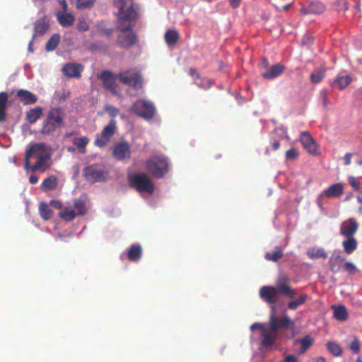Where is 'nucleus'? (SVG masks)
I'll return each instance as SVG.
<instances>
[{
	"instance_id": "nucleus-39",
	"label": "nucleus",
	"mask_w": 362,
	"mask_h": 362,
	"mask_svg": "<svg viewBox=\"0 0 362 362\" xmlns=\"http://www.w3.org/2000/svg\"><path fill=\"white\" fill-rule=\"evenodd\" d=\"M327 349L336 356H341L342 354V349L339 344L334 341H329L327 344Z\"/></svg>"
},
{
	"instance_id": "nucleus-32",
	"label": "nucleus",
	"mask_w": 362,
	"mask_h": 362,
	"mask_svg": "<svg viewBox=\"0 0 362 362\" xmlns=\"http://www.w3.org/2000/svg\"><path fill=\"white\" fill-rule=\"evenodd\" d=\"M57 20L63 27H69L74 24V16L71 13H63L57 15Z\"/></svg>"
},
{
	"instance_id": "nucleus-22",
	"label": "nucleus",
	"mask_w": 362,
	"mask_h": 362,
	"mask_svg": "<svg viewBox=\"0 0 362 362\" xmlns=\"http://www.w3.org/2000/svg\"><path fill=\"white\" fill-rule=\"evenodd\" d=\"M16 96L23 105H32L37 101V96L35 94L25 89L18 90Z\"/></svg>"
},
{
	"instance_id": "nucleus-34",
	"label": "nucleus",
	"mask_w": 362,
	"mask_h": 362,
	"mask_svg": "<svg viewBox=\"0 0 362 362\" xmlns=\"http://www.w3.org/2000/svg\"><path fill=\"white\" fill-rule=\"evenodd\" d=\"M40 214L44 220L50 219L53 215V211L49 207V206L44 202L40 203L39 206Z\"/></svg>"
},
{
	"instance_id": "nucleus-24",
	"label": "nucleus",
	"mask_w": 362,
	"mask_h": 362,
	"mask_svg": "<svg viewBox=\"0 0 362 362\" xmlns=\"http://www.w3.org/2000/svg\"><path fill=\"white\" fill-rule=\"evenodd\" d=\"M285 69L284 65L277 64L272 66L266 72L263 74V77L266 79L274 78L281 75Z\"/></svg>"
},
{
	"instance_id": "nucleus-37",
	"label": "nucleus",
	"mask_w": 362,
	"mask_h": 362,
	"mask_svg": "<svg viewBox=\"0 0 362 362\" xmlns=\"http://www.w3.org/2000/svg\"><path fill=\"white\" fill-rule=\"evenodd\" d=\"M351 81L352 79L349 76H339L332 84L337 86L339 90H343L351 83Z\"/></svg>"
},
{
	"instance_id": "nucleus-41",
	"label": "nucleus",
	"mask_w": 362,
	"mask_h": 362,
	"mask_svg": "<svg viewBox=\"0 0 362 362\" xmlns=\"http://www.w3.org/2000/svg\"><path fill=\"white\" fill-rule=\"evenodd\" d=\"M283 257V252L280 248H276L275 251L272 253H267L265 258L267 260L277 262Z\"/></svg>"
},
{
	"instance_id": "nucleus-31",
	"label": "nucleus",
	"mask_w": 362,
	"mask_h": 362,
	"mask_svg": "<svg viewBox=\"0 0 362 362\" xmlns=\"http://www.w3.org/2000/svg\"><path fill=\"white\" fill-rule=\"evenodd\" d=\"M332 308L334 310V316L335 318L340 321L346 320L348 313L346 308L344 305H332Z\"/></svg>"
},
{
	"instance_id": "nucleus-10",
	"label": "nucleus",
	"mask_w": 362,
	"mask_h": 362,
	"mask_svg": "<svg viewBox=\"0 0 362 362\" xmlns=\"http://www.w3.org/2000/svg\"><path fill=\"white\" fill-rule=\"evenodd\" d=\"M108 175L107 170L96 165H88L83 170L85 180L92 183L106 181Z\"/></svg>"
},
{
	"instance_id": "nucleus-51",
	"label": "nucleus",
	"mask_w": 362,
	"mask_h": 362,
	"mask_svg": "<svg viewBox=\"0 0 362 362\" xmlns=\"http://www.w3.org/2000/svg\"><path fill=\"white\" fill-rule=\"evenodd\" d=\"M349 184L353 187L354 189H355L356 190H358L360 189V183L356 181V178L353 176H350L349 177Z\"/></svg>"
},
{
	"instance_id": "nucleus-60",
	"label": "nucleus",
	"mask_w": 362,
	"mask_h": 362,
	"mask_svg": "<svg viewBox=\"0 0 362 362\" xmlns=\"http://www.w3.org/2000/svg\"><path fill=\"white\" fill-rule=\"evenodd\" d=\"M78 28L80 30H82V31H86L88 29V27L87 25V24L86 23V22H80L79 25H78Z\"/></svg>"
},
{
	"instance_id": "nucleus-48",
	"label": "nucleus",
	"mask_w": 362,
	"mask_h": 362,
	"mask_svg": "<svg viewBox=\"0 0 362 362\" xmlns=\"http://www.w3.org/2000/svg\"><path fill=\"white\" fill-rule=\"evenodd\" d=\"M320 96L322 100L323 106L325 108L327 109L328 105L329 104V100L327 96V91L326 90H323L320 93Z\"/></svg>"
},
{
	"instance_id": "nucleus-57",
	"label": "nucleus",
	"mask_w": 362,
	"mask_h": 362,
	"mask_svg": "<svg viewBox=\"0 0 362 362\" xmlns=\"http://www.w3.org/2000/svg\"><path fill=\"white\" fill-rule=\"evenodd\" d=\"M241 1L242 0H229V2L233 8H236L240 6Z\"/></svg>"
},
{
	"instance_id": "nucleus-62",
	"label": "nucleus",
	"mask_w": 362,
	"mask_h": 362,
	"mask_svg": "<svg viewBox=\"0 0 362 362\" xmlns=\"http://www.w3.org/2000/svg\"><path fill=\"white\" fill-rule=\"evenodd\" d=\"M351 153H347L344 156L345 165H348L351 163Z\"/></svg>"
},
{
	"instance_id": "nucleus-52",
	"label": "nucleus",
	"mask_w": 362,
	"mask_h": 362,
	"mask_svg": "<svg viewBox=\"0 0 362 362\" xmlns=\"http://www.w3.org/2000/svg\"><path fill=\"white\" fill-rule=\"evenodd\" d=\"M313 41V37L312 36L305 35L303 36V37L302 39V45H307L312 43Z\"/></svg>"
},
{
	"instance_id": "nucleus-42",
	"label": "nucleus",
	"mask_w": 362,
	"mask_h": 362,
	"mask_svg": "<svg viewBox=\"0 0 362 362\" xmlns=\"http://www.w3.org/2000/svg\"><path fill=\"white\" fill-rule=\"evenodd\" d=\"M95 3V0H76V7L79 9H90Z\"/></svg>"
},
{
	"instance_id": "nucleus-7",
	"label": "nucleus",
	"mask_w": 362,
	"mask_h": 362,
	"mask_svg": "<svg viewBox=\"0 0 362 362\" xmlns=\"http://www.w3.org/2000/svg\"><path fill=\"white\" fill-rule=\"evenodd\" d=\"M88 212V208L84 201L80 199H75L73 205L65 206L58 216L66 221H71L76 216H84Z\"/></svg>"
},
{
	"instance_id": "nucleus-44",
	"label": "nucleus",
	"mask_w": 362,
	"mask_h": 362,
	"mask_svg": "<svg viewBox=\"0 0 362 362\" xmlns=\"http://www.w3.org/2000/svg\"><path fill=\"white\" fill-rule=\"evenodd\" d=\"M306 299V295H301L298 300L290 302L288 303V308L291 310H296L300 305L303 304Z\"/></svg>"
},
{
	"instance_id": "nucleus-53",
	"label": "nucleus",
	"mask_w": 362,
	"mask_h": 362,
	"mask_svg": "<svg viewBox=\"0 0 362 362\" xmlns=\"http://www.w3.org/2000/svg\"><path fill=\"white\" fill-rule=\"evenodd\" d=\"M49 204L50 206L57 209H60L62 208V203L59 200H51Z\"/></svg>"
},
{
	"instance_id": "nucleus-18",
	"label": "nucleus",
	"mask_w": 362,
	"mask_h": 362,
	"mask_svg": "<svg viewBox=\"0 0 362 362\" xmlns=\"http://www.w3.org/2000/svg\"><path fill=\"white\" fill-rule=\"evenodd\" d=\"M325 9V5L319 1H311L307 6H303L300 12L303 15L315 14L320 15Z\"/></svg>"
},
{
	"instance_id": "nucleus-11",
	"label": "nucleus",
	"mask_w": 362,
	"mask_h": 362,
	"mask_svg": "<svg viewBox=\"0 0 362 362\" xmlns=\"http://www.w3.org/2000/svg\"><path fill=\"white\" fill-rule=\"evenodd\" d=\"M117 122L115 119H111L110 123L106 125L100 134L96 135L94 140V145L99 148H104L110 142L111 138L115 134Z\"/></svg>"
},
{
	"instance_id": "nucleus-64",
	"label": "nucleus",
	"mask_w": 362,
	"mask_h": 362,
	"mask_svg": "<svg viewBox=\"0 0 362 362\" xmlns=\"http://www.w3.org/2000/svg\"><path fill=\"white\" fill-rule=\"evenodd\" d=\"M279 146H280L279 141H275L272 144V148L274 150H276L279 148Z\"/></svg>"
},
{
	"instance_id": "nucleus-50",
	"label": "nucleus",
	"mask_w": 362,
	"mask_h": 362,
	"mask_svg": "<svg viewBox=\"0 0 362 362\" xmlns=\"http://www.w3.org/2000/svg\"><path fill=\"white\" fill-rule=\"evenodd\" d=\"M259 329L261 330V337H262V332L264 329H268V325H265L260 323H255L250 327V329L255 330Z\"/></svg>"
},
{
	"instance_id": "nucleus-49",
	"label": "nucleus",
	"mask_w": 362,
	"mask_h": 362,
	"mask_svg": "<svg viewBox=\"0 0 362 362\" xmlns=\"http://www.w3.org/2000/svg\"><path fill=\"white\" fill-rule=\"evenodd\" d=\"M344 268L351 274H354L357 272V268L351 262H346L344 265Z\"/></svg>"
},
{
	"instance_id": "nucleus-17",
	"label": "nucleus",
	"mask_w": 362,
	"mask_h": 362,
	"mask_svg": "<svg viewBox=\"0 0 362 362\" xmlns=\"http://www.w3.org/2000/svg\"><path fill=\"white\" fill-rule=\"evenodd\" d=\"M300 140L309 153L313 156L317 155V144L308 132H303Z\"/></svg>"
},
{
	"instance_id": "nucleus-5",
	"label": "nucleus",
	"mask_w": 362,
	"mask_h": 362,
	"mask_svg": "<svg viewBox=\"0 0 362 362\" xmlns=\"http://www.w3.org/2000/svg\"><path fill=\"white\" fill-rule=\"evenodd\" d=\"M126 5L121 4L117 6L119 9L118 17L117 21V29L121 33L127 32L132 28L131 24H125L124 21H135L139 13L137 11L138 6L132 4L126 11H124Z\"/></svg>"
},
{
	"instance_id": "nucleus-63",
	"label": "nucleus",
	"mask_w": 362,
	"mask_h": 362,
	"mask_svg": "<svg viewBox=\"0 0 362 362\" xmlns=\"http://www.w3.org/2000/svg\"><path fill=\"white\" fill-rule=\"evenodd\" d=\"M35 38H33V36L32 37V39L29 42V45H28V50L30 52H33V43L34 42Z\"/></svg>"
},
{
	"instance_id": "nucleus-9",
	"label": "nucleus",
	"mask_w": 362,
	"mask_h": 362,
	"mask_svg": "<svg viewBox=\"0 0 362 362\" xmlns=\"http://www.w3.org/2000/svg\"><path fill=\"white\" fill-rule=\"evenodd\" d=\"M129 110L132 113L147 120L152 119L156 112L153 103L145 100H138L134 102Z\"/></svg>"
},
{
	"instance_id": "nucleus-25",
	"label": "nucleus",
	"mask_w": 362,
	"mask_h": 362,
	"mask_svg": "<svg viewBox=\"0 0 362 362\" xmlns=\"http://www.w3.org/2000/svg\"><path fill=\"white\" fill-rule=\"evenodd\" d=\"M90 139L88 136L74 137L72 139V144L76 147L78 153L85 154L86 153V146L88 144Z\"/></svg>"
},
{
	"instance_id": "nucleus-8",
	"label": "nucleus",
	"mask_w": 362,
	"mask_h": 362,
	"mask_svg": "<svg viewBox=\"0 0 362 362\" xmlns=\"http://www.w3.org/2000/svg\"><path fill=\"white\" fill-rule=\"evenodd\" d=\"M118 78L123 84L131 86L135 90L143 88L144 78L140 71L128 69L120 71L118 74Z\"/></svg>"
},
{
	"instance_id": "nucleus-61",
	"label": "nucleus",
	"mask_w": 362,
	"mask_h": 362,
	"mask_svg": "<svg viewBox=\"0 0 362 362\" xmlns=\"http://www.w3.org/2000/svg\"><path fill=\"white\" fill-rule=\"evenodd\" d=\"M189 74L192 76H195L197 78H199V74H198L197 71L194 69V68H190L189 70Z\"/></svg>"
},
{
	"instance_id": "nucleus-59",
	"label": "nucleus",
	"mask_w": 362,
	"mask_h": 362,
	"mask_svg": "<svg viewBox=\"0 0 362 362\" xmlns=\"http://www.w3.org/2000/svg\"><path fill=\"white\" fill-rule=\"evenodd\" d=\"M38 182V177L35 175H30L29 177V182L32 185H35Z\"/></svg>"
},
{
	"instance_id": "nucleus-14",
	"label": "nucleus",
	"mask_w": 362,
	"mask_h": 362,
	"mask_svg": "<svg viewBox=\"0 0 362 362\" xmlns=\"http://www.w3.org/2000/svg\"><path fill=\"white\" fill-rule=\"evenodd\" d=\"M127 31L129 32L127 34L125 33L126 32H124L117 37L118 45L122 48L131 47L135 45L137 41L136 35L132 30V28Z\"/></svg>"
},
{
	"instance_id": "nucleus-4",
	"label": "nucleus",
	"mask_w": 362,
	"mask_h": 362,
	"mask_svg": "<svg viewBox=\"0 0 362 362\" xmlns=\"http://www.w3.org/2000/svg\"><path fill=\"white\" fill-rule=\"evenodd\" d=\"M146 170L154 177L160 179L169 170L168 158L163 155L153 156L144 162Z\"/></svg>"
},
{
	"instance_id": "nucleus-40",
	"label": "nucleus",
	"mask_w": 362,
	"mask_h": 362,
	"mask_svg": "<svg viewBox=\"0 0 362 362\" xmlns=\"http://www.w3.org/2000/svg\"><path fill=\"white\" fill-rule=\"evenodd\" d=\"M307 255L312 259L327 258V255L323 249H311L308 251Z\"/></svg>"
},
{
	"instance_id": "nucleus-28",
	"label": "nucleus",
	"mask_w": 362,
	"mask_h": 362,
	"mask_svg": "<svg viewBox=\"0 0 362 362\" xmlns=\"http://www.w3.org/2000/svg\"><path fill=\"white\" fill-rule=\"evenodd\" d=\"M343 194V186L340 183L331 185L324 192V195L327 197H339Z\"/></svg>"
},
{
	"instance_id": "nucleus-30",
	"label": "nucleus",
	"mask_w": 362,
	"mask_h": 362,
	"mask_svg": "<svg viewBox=\"0 0 362 362\" xmlns=\"http://www.w3.org/2000/svg\"><path fill=\"white\" fill-rule=\"evenodd\" d=\"M57 187V180L54 175L45 178L41 185V188L44 191L55 189Z\"/></svg>"
},
{
	"instance_id": "nucleus-47",
	"label": "nucleus",
	"mask_w": 362,
	"mask_h": 362,
	"mask_svg": "<svg viewBox=\"0 0 362 362\" xmlns=\"http://www.w3.org/2000/svg\"><path fill=\"white\" fill-rule=\"evenodd\" d=\"M349 347L354 353L358 354L359 352L360 344H359L357 338H356V337L354 338V340L350 344Z\"/></svg>"
},
{
	"instance_id": "nucleus-29",
	"label": "nucleus",
	"mask_w": 362,
	"mask_h": 362,
	"mask_svg": "<svg viewBox=\"0 0 362 362\" xmlns=\"http://www.w3.org/2000/svg\"><path fill=\"white\" fill-rule=\"evenodd\" d=\"M42 115V107L37 106L26 112V119L30 123H35Z\"/></svg>"
},
{
	"instance_id": "nucleus-26",
	"label": "nucleus",
	"mask_w": 362,
	"mask_h": 362,
	"mask_svg": "<svg viewBox=\"0 0 362 362\" xmlns=\"http://www.w3.org/2000/svg\"><path fill=\"white\" fill-rule=\"evenodd\" d=\"M8 102V95L6 92L0 93V122L6 120V108Z\"/></svg>"
},
{
	"instance_id": "nucleus-3",
	"label": "nucleus",
	"mask_w": 362,
	"mask_h": 362,
	"mask_svg": "<svg viewBox=\"0 0 362 362\" xmlns=\"http://www.w3.org/2000/svg\"><path fill=\"white\" fill-rule=\"evenodd\" d=\"M65 112L62 107L51 108L43 122L40 132L45 136H53L55 131L61 127L65 119Z\"/></svg>"
},
{
	"instance_id": "nucleus-46",
	"label": "nucleus",
	"mask_w": 362,
	"mask_h": 362,
	"mask_svg": "<svg viewBox=\"0 0 362 362\" xmlns=\"http://www.w3.org/2000/svg\"><path fill=\"white\" fill-rule=\"evenodd\" d=\"M298 156V151L294 148H291L286 152V158L288 160H294Z\"/></svg>"
},
{
	"instance_id": "nucleus-23",
	"label": "nucleus",
	"mask_w": 362,
	"mask_h": 362,
	"mask_svg": "<svg viewBox=\"0 0 362 362\" xmlns=\"http://www.w3.org/2000/svg\"><path fill=\"white\" fill-rule=\"evenodd\" d=\"M82 71L83 66L78 64H66L62 68L64 74L70 78H80Z\"/></svg>"
},
{
	"instance_id": "nucleus-38",
	"label": "nucleus",
	"mask_w": 362,
	"mask_h": 362,
	"mask_svg": "<svg viewBox=\"0 0 362 362\" xmlns=\"http://www.w3.org/2000/svg\"><path fill=\"white\" fill-rule=\"evenodd\" d=\"M300 343L302 346L300 351V354H304L306 350L313 344V339L310 335H306L301 340L296 339L295 344Z\"/></svg>"
},
{
	"instance_id": "nucleus-19",
	"label": "nucleus",
	"mask_w": 362,
	"mask_h": 362,
	"mask_svg": "<svg viewBox=\"0 0 362 362\" xmlns=\"http://www.w3.org/2000/svg\"><path fill=\"white\" fill-rule=\"evenodd\" d=\"M345 260V257L340 250H334L329 260V267L330 270L336 273L340 270L341 264Z\"/></svg>"
},
{
	"instance_id": "nucleus-55",
	"label": "nucleus",
	"mask_w": 362,
	"mask_h": 362,
	"mask_svg": "<svg viewBox=\"0 0 362 362\" xmlns=\"http://www.w3.org/2000/svg\"><path fill=\"white\" fill-rule=\"evenodd\" d=\"M100 33L104 35L110 36L113 33V30L111 28H103L100 30Z\"/></svg>"
},
{
	"instance_id": "nucleus-43",
	"label": "nucleus",
	"mask_w": 362,
	"mask_h": 362,
	"mask_svg": "<svg viewBox=\"0 0 362 362\" xmlns=\"http://www.w3.org/2000/svg\"><path fill=\"white\" fill-rule=\"evenodd\" d=\"M325 72V69L324 68L314 71L310 76L311 81L314 83L320 82L324 76Z\"/></svg>"
},
{
	"instance_id": "nucleus-20",
	"label": "nucleus",
	"mask_w": 362,
	"mask_h": 362,
	"mask_svg": "<svg viewBox=\"0 0 362 362\" xmlns=\"http://www.w3.org/2000/svg\"><path fill=\"white\" fill-rule=\"evenodd\" d=\"M358 229V223L352 218L344 221L340 227L341 234L347 238L352 237Z\"/></svg>"
},
{
	"instance_id": "nucleus-36",
	"label": "nucleus",
	"mask_w": 362,
	"mask_h": 362,
	"mask_svg": "<svg viewBox=\"0 0 362 362\" xmlns=\"http://www.w3.org/2000/svg\"><path fill=\"white\" fill-rule=\"evenodd\" d=\"M344 251L348 255L351 254L357 247V242L353 237H349L342 243Z\"/></svg>"
},
{
	"instance_id": "nucleus-12",
	"label": "nucleus",
	"mask_w": 362,
	"mask_h": 362,
	"mask_svg": "<svg viewBox=\"0 0 362 362\" xmlns=\"http://www.w3.org/2000/svg\"><path fill=\"white\" fill-rule=\"evenodd\" d=\"M100 80L103 82L105 89L111 92L113 95H120L121 89L116 81L115 74L110 71H103L101 72Z\"/></svg>"
},
{
	"instance_id": "nucleus-6",
	"label": "nucleus",
	"mask_w": 362,
	"mask_h": 362,
	"mask_svg": "<svg viewBox=\"0 0 362 362\" xmlns=\"http://www.w3.org/2000/svg\"><path fill=\"white\" fill-rule=\"evenodd\" d=\"M129 186L139 192L152 194L155 190L154 183L146 173H132L128 175Z\"/></svg>"
},
{
	"instance_id": "nucleus-21",
	"label": "nucleus",
	"mask_w": 362,
	"mask_h": 362,
	"mask_svg": "<svg viewBox=\"0 0 362 362\" xmlns=\"http://www.w3.org/2000/svg\"><path fill=\"white\" fill-rule=\"evenodd\" d=\"M49 28V23L45 16L37 20L34 23L33 38L45 35Z\"/></svg>"
},
{
	"instance_id": "nucleus-27",
	"label": "nucleus",
	"mask_w": 362,
	"mask_h": 362,
	"mask_svg": "<svg viewBox=\"0 0 362 362\" xmlns=\"http://www.w3.org/2000/svg\"><path fill=\"white\" fill-rule=\"evenodd\" d=\"M142 248L139 244L132 245L127 252L128 259L132 262H136L141 257Z\"/></svg>"
},
{
	"instance_id": "nucleus-1",
	"label": "nucleus",
	"mask_w": 362,
	"mask_h": 362,
	"mask_svg": "<svg viewBox=\"0 0 362 362\" xmlns=\"http://www.w3.org/2000/svg\"><path fill=\"white\" fill-rule=\"evenodd\" d=\"M52 148L43 142L28 146L25 153L24 169L45 173L52 164Z\"/></svg>"
},
{
	"instance_id": "nucleus-16",
	"label": "nucleus",
	"mask_w": 362,
	"mask_h": 362,
	"mask_svg": "<svg viewBox=\"0 0 362 362\" xmlns=\"http://www.w3.org/2000/svg\"><path fill=\"white\" fill-rule=\"evenodd\" d=\"M259 294L262 298L270 304H274L279 300L278 290L274 286H263L260 289Z\"/></svg>"
},
{
	"instance_id": "nucleus-54",
	"label": "nucleus",
	"mask_w": 362,
	"mask_h": 362,
	"mask_svg": "<svg viewBox=\"0 0 362 362\" xmlns=\"http://www.w3.org/2000/svg\"><path fill=\"white\" fill-rule=\"evenodd\" d=\"M337 4L338 6L342 7L344 11L348 10V3L346 0H338Z\"/></svg>"
},
{
	"instance_id": "nucleus-45",
	"label": "nucleus",
	"mask_w": 362,
	"mask_h": 362,
	"mask_svg": "<svg viewBox=\"0 0 362 362\" xmlns=\"http://www.w3.org/2000/svg\"><path fill=\"white\" fill-rule=\"evenodd\" d=\"M105 111L109 114V115L113 119L117 116L119 113V110L116 107L112 105H107L105 107Z\"/></svg>"
},
{
	"instance_id": "nucleus-15",
	"label": "nucleus",
	"mask_w": 362,
	"mask_h": 362,
	"mask_svg": "<svg viewBox=\"0 0 362 362\" xmlns=\"http://www.w3.org/2000/svg\"><path fill=\"white\" fill-rule=\"evenodd\" d=\"M275 288L278 290L279 295H284L291 298L296 295V291L289 286V281L286 276L278 279Z\"/></svg>"
},
{
	"instance_id": "nucleus-13",
	"label": "nucleus",
	"mask_w": 362,
	"mask_h": 362,
	"mask_svg": "<svg viewBox=\"0 0 362 362\" xmlns=\"http://www.w3.org/2000/svg\"><path fill=\"white\" fill-rule=\"evenodd\" d=\"M132 150L129 144L126 141L116 144L112 151V156L119 161L131 158Z\"/></svg>"
},
{
	"instance_id": "nucleus-2",
	"label": "nucleus",
	"mask_w": 362,
	"mask_h": 362,
	"mask_svg": "<svg viewBox=\"0 0 362 362\" xmlns=\"http://www.w3.org/2000/svg\"><path fill=\"white\" fill-rule=\"evenodd\" d=\"M272 312L268 322V329H264L262 332V345L267 349L274 344L281 330L290 329L294 332L295 328V322L291 320L288 316H276L274 305L272 306Z\"/></svg>"
},
{
	"instance_id": "nucleus-56",
	"label": "nucleus",
	"mask_w": 362,
	"mask_h": 362,
	"mask_svg": "<svg viewBox=\"0 0 362 362\" xmlns=\"http://www.w3.org/2000/svg\"><path fill=\"white\" fill-rule=\"evenodd\" d=\"M285 362H298V358L293 355H288L285 358Z\"/></svg>"
},
{
	"instance_id": "nucleus-35",
	"label": "nucleus",
	"mask_w": 362,
	"mask_h": 362,
	"mask_svg": "<svg viewBox=\"0 0 362 362\" xmlns=\"http://www.w3.org/2000/svg\"><path fill=\"white\" fill-rule=\"evenodd\" d=\"M60 41V35L55 33L51 36L45 45V49L47 52L54 50L58 46Z\"/></svg>"
},
{
	"instance_id": "nucleus-33",
	"label": "nucleus",
	"mask_w": 362,
	"mask_h": 362,
	"mask_svg": "<svg viewBox=\"0 0 362 362\" xmlns=\"http://www.w3.org/2000/svg\"><path fill=\"white\" fill-rule=\"evenodd\" d=\"M179 39V34L175 30H168L165 34V40L168 46L175 45Z\"/></svg>"
},
{
	"instance_id": "nucleus-58",
	"label": "nucleus",
	"mask_w": 362,
	"mask_h": 362,
	"mask_svg": "<svg viewBox=\"0 0 362 362\" xmlns=\"http://www.w3.org/2000/svg\"><path fill=\"white\" fill-rule=\"evenodd\" d=\"M134 0H115L114 4L115 6H118V5H120L121 4H124V5H127L128 2H132Z\"/></svg>"
}]
</instances>
